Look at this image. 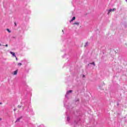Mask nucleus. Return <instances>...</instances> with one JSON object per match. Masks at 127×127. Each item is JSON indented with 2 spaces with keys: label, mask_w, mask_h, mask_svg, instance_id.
I'll return each mask as SVG.
<instances>
[{
  "label": "nucleus",
  "mask_w": 127,
  "mask_h": 127,
  "mask_svg": "<svg viewBox=\"0 0 127 127\" xmlns=\"http://www.w3.org/2000/svg\"><path fill=\"white\" fill-rule=\"evenodd\" d=\"M116 9L113 8V9H110L108 10V14H110V13L111 12V11H116Z\"/></svg>",
  "instance_id": "f257e3e1"
},
{
  "label": "nucleus",
  "mask_w": 127,
  "mask_h": 127,
  "mask_svg": "<svg viewBox=\"0 0 127 127\" xmlns=\"http://www.w3.org/2000/svg\"><path fill=\"white\" fill-rule=\"evenodd\" d=\"M79 24L80 23L79 22H74V23H73V25H77V26H79Z\"/></svg>",
  "instance_id": "f03ea898"
},
{
  "label": "nucleus",
  "mask_w": 127,
  "mask_h": 127,
  "mask_svg": "<svg viewBox=\"0 0 127 127\" xmlns=\"http://www.w3.org/2000/svg\"><path fill=\"white\" fill-rule=\"evenodd\" d=\"M10 54H11V55H12V56H13L14 57H15V53H14V52H10Z\"/></svg>",
  "instance_id": "7ed1b4c3"
},
{
  "label": "nucleus",
  "mask_w": 127,
  "mask_h": 127,
  "mask_svg": "<svg viewBox=\"0 0 127 127\" xmlns=\"http://www.w3.org/2000/svg\"><path fill=\"white\" fill-rule=\"evenodd\" d=\"M75 19H76V17H75V16L73 17L72 19L70 20V22H72V21L75 20Z\"/></svg>",
  "instance_id": "20e7f679"
},
{
  "label": "nucleus",
  "mask_w": 127,
  "mask_h": 127,
  "mask_svg": "<svg viewBox=\"0 0 127 127\" xmlns=\"http://www.w3.org/2000/svg\"><path fill=\"white\" fill-rule=\"evenodd\" d=\"M13 75H17V70H15L14 71Z\"/></svg>",
  "instance_id": "39448f33"
},
{
  "label": "nucleus",
  "mask_w": 127,
  "mask_h": 127,
  "mask_svg": "<svg viewBox=\"0 0 127 127\" xmlns=\"http://www.w3.org/2000/svg\"><path fill=\"white\" fill-rule=\"evenodd\" d=\"M21 119V117L18 118L16 121V123H17V122H19V121H20V120Z\"/></svg>",
  "instance_id": "423d86ee"
},
{
  "label": "nucleus",
  "mask_w": 127,
  "mask_h": 127,
  "mask_svg": "<svg viewBox=\"0 0 127 127\" xmlns=\"http://www.w3.org/2000/svg\"><path fill=\"white\" fill-rule=\"evenodd\" d=\"M72 90H69L68 91H67V94H69L70 93H72Z\"/></svg>",
  "instance_id": "0eeeda50"
},
{
  "label": "nucleus",
  "mask_w": 127,
  "mask_h": 127,
  "mask_svg": "<svg viewBox=\"0 0 127 127\" xmlns=\"http://www.w3.org/2000/svg\"><path fill=\"white\" fill-rule=\"evenodd\" d=\"M88 45V43H86L84 46V47H86Z\"/></svg>",
  "instance_id": "6e6552de"
},
{
  "label": "nucleus",
  "mask_w": 127,
  "mask_h": 127,
  "mask_svg": "<svg viewBox=\"0 0 127 127\" xmlns=\"http://www.w3.org/2000/svg\"><path fill=\"white\" fill-rule=\"evenodd\" d=\"M90 64H92V65H94V66H96V64H95L94 62L90 63Z\"/></svg>",
  "instance_id": "1a4fd4ad"
},
{
  "label": "nucleus",
  "mask_w": 127,
  "mask_h": 127,
  "mask_svg": "<svg viewBox=\"0 0 127 127\" xmlns=\"http://www.w3.org/2000/svg\"><path fill=\"white\" fill-rule=\"evenodd\" d=\"M21 65H22V64L20 63L18 64V66H21Z\"/></svg>",
  "instance_id": "9d476101"
},
{
  "label": "nucleus",
  "mask_w": 127,
  "mask_h": 127,
  "mask_svg": "<svg viewBox=\"0 0 127 127\" xmlns=\"http://www.w3.org/2000/svg\"><path fill=\"white\" fill-rule=\"evenodd\" d=\"M6 30H7V31H8V32H9V33L11 32L10 30H9V29H7Z\"/></svg>",
  "instance_id": "9b49d317"
},
{
  "label": "nucleus",
  "mask_w": 127,
  "mask_h": 127,
  "mask_svg": "<svg viewBox=\"0 0 127 127\" xmlns=\"http://www.w3.org/2000/svg\"><path fill=\"white\" fill-rule=\"evenodd\" d=\"M15 58H16V60L17 61V57H16V56L15 57Z\"/></svg>",
  "instance_id": "f8f14e48"
},
{
  "label": "nucleus",
  "mask_w": 127,
  "mask_h": 127,
  "mask_svg": "<svg viewBox=\"0 0 127 127\" xmlns=\"http://www.w3.org/2000/svg\"><path fill=\"white\" fill-rule=\"evenodd\" d=\"M7 46H8V45L7 44H6V45H5V47H7Z\"/></svg>",
  "instance_id": "ddd939ff"
},
{
  "label": "nucleus",
  "mask_w": 127,
  "mask_h": 127,
  "mask_svg": "<svg viewBox=\"0 0 127 127\" xmlns=\"http://www.w3.org/2000/svg\"><path fill=\"white\" fill-rule=\"evenodd\" d=\"M14 24H15V26H16V23H14Z\"/></svg>",
  "instance_id": "4468645a"
},
{
  "label": "nucleus",
  "mask_w": 127,
  "mask_h": 127,
  "mask_svg": "<svg viewBox=\"0 0 127 127\" xmlns=\"http://www.w3.org/2000/svg\"><path fill=\"white\" fill-rule=\"evenodd\" d=\"M62 32H63V34H64V30H62Z\"/></svg>",
  "instance_id": "2eb2a0df"
},
{
  "label": "nucleus",
  "mask_w": 127,
  "mask_h": 127,
  "mask_svg": "<svg viewBox=\"0 0 127 127\" xmlns=\"http://www.w3.org/2000/svg\"><path fill=\"white\" fill-rule=\"evenodd\" d=\"M83 77H85V75H83Z\"/></svg>",
  "instance_id": "dca6fc26"
},
{
  "label": "nucleus",
  "mask_w": 127,
  "mask_h": 127,
  "mask_svg": "<svg viewBox=\"0 0 127 127\" xmlns=\"http://www.w3.org/2000/svg\"><path fill=\"white\" fill-rule=\"evenodd\" d=\"M0 121H1V118H0Z\"/></svg>",
  "instance_id": "f3484780"
},
{
  "label": "nucleus",
  "mask_w": 127,
  "mask_h": 127,
  "mask_svg": "<svg viewBox=\"0 0 127 127\" xmlns=\"http://www.w3.org/2000/svg\"><path fill=\"white\" fill-rule=\"evenodd\" d=\"M1 104H2V103L0 102V105H1Z\"/></svg>",
  "instance_id": "a211bd4d"
},
{
  "label": "nucleus",
  "mask_w": 127,
  "mask_h": 127,
  "mask_svg": "<svg viewBox=\"0 0 127 127\" xmlns=\"http://www.w3.org/2000/svg\"><path fill=\"white\" fill-rule=\"evenodd\" d=\"M126 1H127V0H126Z\"/></svg>",
  "instance_id": "6ab92c4d"
}]
</instances>
